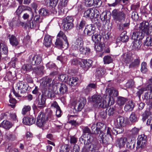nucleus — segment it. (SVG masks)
Segmentation results:
<instances>
[{
    "instance_id": "28",
    "label": "nucleus",
    "mask_w": 152,
    "mask_h": 152,
    "mask_svg": "<svg viewBox=\"0 0 152 152\" xmlns=\"http://www.w3.org/2000/svg\"><path fill=\"white\" fill-rule=\"evenodd\" d=\"M57 37L62 38L65 42L66 48H67L69 45V43L64 33L62 31H60L57 35Z\"/></svg>"
},
{
    "instance_id": "27",
    "label": "nucleus",
    "mask_w": 152,
    "mask_h": 152,
    "mask_svg": "<svg viewBox=\"0 0 152 152\" xmlns=\"http://www.w3.org/2000/svg\"><path fill=\"white\" fill-rule=\"evenodd\" d=\"M44 45L46 47H49L52 44L51 37L48 35L45 36L43 42Z\"/></svg>"
},
{
    "instance_id": "22",
    "label": "nucleus",
    "mask_w": 152,
    "mask_h": 152,
    "mask_svg": "<svg viewBox=\"0 0 152 152\" xmlns=\"http://www.w3.org/2000/svg\"><path fill=\"white\" fill-rule=\"evenodd\" d=\"M63 5L62 4V2H60L58 5V12L61 15L64 14V8L67 4L68 2V0H63Z\"/></svg>"
},
{
    "instance_id": "38",
    "label": "nucleus",
    "mask_w": 152,
    "mask_h": 152,
    "mask_svg": "<svg viewBox=\"0 0 152 152\" xmlns=\"http://www.w3.org/2000/svg\"><path fill=\"white\" fill-rule=\"evenodd\" d=\"M70 148L68 144L62 145L61 147L60 152H69Z\"/></svg>"
},
{
    "instance_id": "14",
    "label": "nucleus",
    "mask_w": 152,
    "mask_h": 152,
    "mask_svg": "<svg viewBox=\"0 0 152 152\" xmlns=\"http://www.w3.org/2000/svg\"><path fill=\"white\" fill-rule=\"evenodd\" d=\"M97 143H94L92 146L91 145L86 144L85 147L82 149L81 152H94L96 151L99 149V147L96 146Z\"/></svg>"
},
{
    "instance_id": "36",
    "label": "nucleus",
    "mask_w": 152,
    "mask_h": 152,
    "mask_svg": "<svg viewBox=\"0 0 152 152\" xmlns=\"http://www.w3.org/2000/svg\"><path fill=\"white\" fill-rule=\"evenodd\" d=\"M1 126L6 129H9L12 126V124L8 121H4L1 123Z\"/></svg>"
},
{
    "instance_id": "58",
    "label": "nucleus",
    "mask_w": 152,
    "mask_h": 152,
    "mask_svg": "<svg viewBox=\"0 0 152 152\" xmlns=\"http://www.w3.org/2000/svg\"><path fill=\"white\" fill-rule=\"evenodd\" d=\"M56 47L58 48H61L63 46V42L59 38H57L55 43Z\"/></svg>"
},
{
    "instance_id": "5",
    "label": "nucleus",
    "mask_w": 152,
    "mask_h": 152,
    "mask_svg": "<svg viewBox=\"0 0 152 152\" xmlns=\"http://www.w3.org/2000/svg\"><path fill=\"white\" fill-rule=\"evenodd\" d=\"M106 92L108 93L109 96L107 97V96L104 95V97L106 98V100L107 101L108 105H113L114 103V101L113 97L117 96L118 95V91L115 90L108 88L106 90Z\"/></svg>"
},
{
    "instance_id": "54",
    "label": "nucleus",
    "mask_w": 152,
    "mask_h": 152,
    "mask_svg": "<svg viewBox=\"0 0 152 152\" xmlns=\"http://www.w3.org/2000/svg\"><path fill=\"white\" fill-rule=\"evenodd\" d=\"M147 71V64L146 62H143L141 64V71L143 73H145Z\"/></svg>"
},
{
    "instance_id": "45",
    "label": "nucleus",
    "mask_w": 152,
    "mask_h": 152,
    "mask_svg": "<svg viewBox=\"0 0 152 152\" xmlns=\"http://www.w3.org/2000/svg\"><path fill=\"white\" fill-rule=\"evenodd\" d=\"M44 69V67L42 66H39L36 67L34 69V71L38 75H41L42 74Z\"/></svg>"
},
{
    "instance_id": "25",
    "label": "nucleus",
    "mask_w": 152,
    "mask_h": 152,
    "mask_svg": "<svg viewBox=\"0 0 152 152\" xmlns=\"http://www.w3.org/2000/svg\"><path fill=\"white\" fill-rule=\"evenodd\" d=\"M142 45V42L139 40H134L132 45V49L134 50H138L140 48Z\"/></svg>"
},
{
    "instance_id": "10",
    "label": "nucleus",
    "mask_w": 152,
    "mask_h": 152,
    "mask_svg": "<svg viewBox=\"0 0 152 152\" xmlns=\"http://www.w3.org/2000/svg\"><path fill=\"white\" fill-rule=\"evenodd\" d=\"M29 62L33 65L39 64L41 62L42 57L40 55L31 54L28 57Z\"/></svg>"
},
{
    "instance_id": "44",
    "label": "nucleus",
    "mask_w": 152,
    "mask_h": 152,
    "mask_svg": "<svg viewBox=\"0 0 152 152\" xmlns=\"http://www.w3.org/2000/svg\"><path fill=\"white\" fill-rule=\"evenodd\" d=\"M39 13L40 15L43 16H47L49 14L48 10L44 8L40 9L39 11Z\"/></svg>"
},
{
    "instance_id": "19",
    "label": "nucleus",
    "mask_w": 152,
    "mask_h": 152,
    "mask_svg": "<svg viewBox=\"0 0 152 152\" xmlns=\"http://www.w3.org/2000/svg\"><path fill=\"white\" fill-rule=\"evenodd\" d=\"M82 63L81 64V66L85 70H87L92 66V61L91 60H82Z\"/></svg>"
},
{
    "instance_id": "3",
    "label": "nucleus",
    "mask_w": 152,
    "mask_h": 152,
    "mask_svg": "<svg viewBox=\"0 0 152 152\" xmlns=\"http://www.w3.org/2000/svg\"><path fill=\"white\" fill-rule=\"evenodd\" d=\"M127 10L125 8L121 11L114 10L112 12V15L114 19L116 21L121 22L124 20L126 18V13Z\"/></svg>"
},
{
    "instance_id": "39",
    "label": "nucleus",
    "mask_w": 152,
    "mask_h": 152,
    "mask_svg": "<svg viewBox=\"0 0 152 152\" xmlns=\"http://www.w3.org/2000/svg\"><path fill=\"white\" fill-rule=\"evenodd\" d=\"M59 83H58L57 80L55 79L53 80L51 84H50L49 88V89L50 90H50H49V92H50L51 94V93H53V87L55 86H57L58 84Z\"/></svg>"
},
{
    "instance_id": "33",
    "label": "nucleus",
    "mask_w": 152,
    "mask_h": 152,
    "mask_svg": "<svg viewBox=\"0 0 152 152\" xmlns=\"http://www.w3.org/2000/svg\"><path fill=\"white\" fill-rule=\"evenodd\" d=\"M148 22H145L144 23H143L142 25V33H144V34L146 35H148L149 34V27L148 26Z\"/></svg>"
},
{
    "instance_id": "53",
    "label": "nucleus",
    "mask_w": 152,
    "mask_h": 152,
    "mask_svg": "<svg viewBox=\"0 0 152 152\" xmlns=\"http://www.w3.org/2000/svg\"><path fill=\"white\" fill-rule=\"evenodd\" d=\"M126 33L125 32H123L120 36L121 40L122 42H126L128 40V37Z\"/></svg>"
},
{
    "instance_id": "21",
    "label": "nucleus",
    "mask_w": 152,
    "mask_h": 152,
    "mask_svg": "<svg viewBox=\"0 0 152 152\" xmlns=\"http://www.w3.org/2000/svg\"><path fill=\"white\" fill-rule=\"evenodd\" d=\"M144 34L142 32L136 31L132 33V38L135 40H139L142 39L144 37Z\"/></svg>"
},
{
    "instance_id": "7",
    "label": "nucleus",
    "mask_w": 152,
    "mask_h": 152,
    "mask_svg": "<svg viewBox=\"0 0 152 152\" xmlns=\"http://www.w3.org/2000/svg\"><path fill=\"white\" fill-rule=\"evenodd\" d=\"M126 120L123 117L120 116L117 118L114 122V124L117 128L116 130V134H118L123 132V130L119 127L125 126L126 123Z\"/></svg>"
},
{
    "instance_id": "13",
    "label": "nucleus",
    "mask_w": 152,
    "mask_h": 152,
    "mask_svg": "<svg viewBox=\"0 0 152 152\" xmlns=\"http://www.w3.org/2000/svg\"><path fill=\"white\" fill-rule=\"evenodd\" d=\"M146 137L144 134L138 136L137 138V148H143L146 145Z\"/></svg>"
},
{
    "instance_id": "41",
    "label": "nucleus",
    "mask_w": 152,
    "mask_h": 152,
    "mask_svg": "<svg viewBox=\"0 0 152 152\" xmlns=\"http://www.w3.org/2000/svg\"><path fill=\"white\" fill-rule=\"evenodd\" d=\"M63 28L65 31L69 30L72 29L73 27V24H71L62 22Z\"/></svg>"
},
{
    "instance_id": "43",
    "label": "nucleus",
    "mask_w": 152,
    "mask_h": 152,
    "mask_svg": "<svg viewBox=\"0 0 152 152\" xmlns=\"http://www.w3.org/2000/svg\"><path fill=\"white\" fill-rule=\"evenodd\" d=\"M127 101L126 98L119 96L118 98L117 103L118 105L121 106L124 105Z\"/></svg>"
},
{
    "instance_id": "48",
    "label": "nucleus",
    "mask_w": 152,
    "mask_h": 152,
    "mask_svg": "<svg viewBox=\"0 0 152 152\" xmlns=\"http://www.w3.org/2000/svg\"><path fill=\"white\" fill-rule=\"evenodd\" d=\"M22 69L24 71L29 72L32 70V66L30 64H25L22 66Z\"/></svg>"
},
{
    "instance_id": "62",
    "label": "nucleus",
    "mask_w": 152,
    "mask_h": 152,
    "mask_svg": "<svg viewBox=\"0 0 152 152\" xmlns=\"http://www.w3.org/2000/svg\"><path fill=\"white\" fill-rule=\"evenodd\" d=\"M146 118H148V119L147 120V124L148 125H151V121H152V118L150 116V117H147V116H146L145 117L144 116V115H143V117L142 118V120H143V121H144L145 120Z\"/></svg>"
},
{
    "instance_id": "6",
    "label": "nucleus",
    "mask_w": 152,
    "mask_h": 152,
    "mask_svg": "<svg viewBox=\"0 0 152 152\" xmlns=\"http://www.w3.org/2000/svg\"><path fill=\"white\" fill-rule=\"evenodd\" d=\"M16 89L18 90V93L16 92L14 90H13V92L15 95L17 97H20L18 93L23 94L25 93L28 88V86L26 83H25L23 81H19L16 85Z\"/></svg>"
},
{
    "instance_id": "16",
    "label": "nucleus",
    "mask_w": 152,
    "mask_h": 152,
    "mask_svg": "<svg viewBox=\"0 0 152 152\" xmlns=\"http://www.w3.org/2000/svg\"><path fill=\"white\" fill-rule=\"evenodd\" d=\"M134 55L131 53H127L122 56V60L126 64H129L133 61Z\"/></svg>"
},
{
    "instance_id": "55",
    "label": "nucleus",
    "mask_w": 152,
    "mask_h": 152,
    "mask_svg": "<svg viewBox=\"0 0 152 152\" xmlns=\"http://www.w3.org/2000/svg\"><path fill=\"white\" fill-rule=\"evenodd\" d=\"M104 45L103 44L99 43L95 46V48L97 51L101 52L104 48Z\"/></svg>"
},
{
    "instance_id": "64",
    "label": "nucleus",
    "mask_w": 152,
    "mask_h": 152,
    "mask_svg": "<svg viewBox=\"0 0 152 152\" xmlns=\"http://www.w3.org/2000/svg\"><path fill=\"white\" fill-rule=\"evenodd\" d=\"M85 4L89 7L94 5V0H85Z\"/></svg>"
},
{
    "instance_id": "11",
    "label": "nucleus",
    "mask_w": 152,
    "mask_h": 152,
    "mask_svg": "<svg viewBox=\"0 0 152 152\" xmlns=\"http://www.w3.org/2000/svg\"><path fill=\"white\" fill-rule=\"evenodd\" d=\"M42 18L39 15H36L34 19L29 22V26L31 28H35L37 29L39 26V23L42 22Z\"/></svg>"
},
{
    "instance_id": "50",
    "label": "nucleus",
    "mask_w": 152,
    "mask_h": 152,
    "mask_svg": "<svg viewBox=\"0 0 152 152\" xmlns=\"http://www.w3.org/2000/svg\"><path fill=\"white\" fill-rule=\"evenodd\" d=\"M144 98L146 100L152 99V91H149L146 92L144 95Z\"/></svg>"
},
{
    "instance_id": "59",
    "label": "nucleus",
    "mask_w": 152,
    "mask_h": 152,
    "mask_svg": "<svg viewBox=\"0 0 152 152\" xmlns=\"http://www.w3.org/2000/svg\"><path fill=\"white\" fill-rule=\"evenodd\" d=\"M139 129L137 128L134 127L130 132V134L132 135H137L139 132Z\"/></svg>"
},
{
    "instance_id": "32",
    "label": "nucleus",
    "mask_w": 152,
    "mask_h": 152,
    "mask_svg": "<svg viewBox=\"0 0 152 152\" xmlns=\"http://www.w3.org/2000/svg\"><path fill=\"white\" fill-rule=\"evenodd\" d=\"M134 107V105L133 102L131 101L125 105L124 109L126 111H131L133 110Z\"/></svg>"
},
{
    "instance_id": "49",
    "label": "nucleus",
    "mask_w": 152,
    "mask_h": 152,
    "mask_svg": "<svg viewBox=\"0 0 152 152\" xmlns=\"http://www.w3.org/2000/svg\"><path fill=\"white\" fill-rule=\"evenodd\" d=\"M74 19L72 16H67L66 18L63 19L62 22L65 23H70L71 24H73V22Z\"/></svg>"
},
{
    "instance_id": "47",
    "label": "nucleus",
    "mask_w": 152,
    "mask_h": 152,
    "mask_svg": "<svg viewBox=\"0 0 152 152\" xmlns=\"http://www.w3.org/2000/svg\"><path fill=\"white\" fill-rule=\"evenodd\" d=\"M112 140L110 137H103L101 136L100 139L99 140L101 143H102L105 145H106L110 142V141Z\"/></svg>"
},
{
    "instance_id": "46",
    "label": "nucleus",
    "mask_w": 152,
    "mask_h": 152,
    "mask_svg": "<svg viewBox=\"0 0 152 152\" xmlns=\"http://www.w3.org/2000/svg\"><path fill=\"white\" fill-rule=\"evenodd\" d=\"M78 78L76 77H72L70 78L69 83V85L72 86H75L77 83Z\"/></svg>"
},
{
    "instance_id": "42",
    "label": "nucleus",
    "mask_w": 152,
    "mask_h": 152,
    "mask_svg": "<svg viewBox=\"0 0 152 152\" xmlns=\"http://www.w3.org/2000/svg\"><path fill=\"white\" fill-rule=\"evenodd\" d=\"M96 125L94 124H92L91 126V133L92 134H98L100 133L101 132L98 129V128L96 127Z\"/></svg>"
},
{
    "instance_id": "56",
    "label": "nucleus",
    "mask_w": 152,
    "mask_h": 152,
    "mask_svg": "<svg viewBox=\"0 0 152 152\" xmlns=\"http://www.w3.org/2000/svg\"><path fill=\"white\" fill-rule=\"evenodd\" d=\"M0 51L4 54H6L7 52V47L3 43L0 44Z\"/></svg>"
},
{
    "instance_id": "60",
    "label": "nucleus",
    "mask_w": 152,
    "mask_h": 152,
    "mask_svg": "<svg viewBox=\"0 0 152 152\" xmlns=\"http://www.w3.org/2000/svg\"><path fill=\"white\" fill-rule=\"evenodd\" d=\"M147 90V88H142L140 90H139L137 92V96L139 97V98H140V97L141 95V94L143 93V92L146 91Z\"/></svg>"
},
{
    "instance_id": "34",
    "label": "nucleus",
    "mask_w": 152,
    "mask_h": 152,
    "mask_svg": "<svg viewBox=\"0 0 152 152\" xmlns=\"http://www.w3.org/2000/svg\"><path fill=\"white\" fill-rule=\"evenodd\" d=\"M137 111L133 112L132 113L129 117L130 120L132 123H135L138 121V118L137 116Z\"/></svg>"
},
{
    "instance_id": "31",
    "label": "nucleus",
    "mask_w": 152,
    "mask_h": 152,
    "mask_svg": "<svg viewBox=\"0 0 152 152\" xmlns=\"http://www.w3.org/2000/svg\"><path fill=\"white\" fill-rule=\"evenodd\" d=\"M135 142L134 140L129 139L127 141L126 147L131 150L133 149L135 147Z\"/></svg>"
},
{
    "instance_id": "63",
    "label": "nucleus",
    "mask_w": 152,
    "mask_h": 152,
    "mask_svg": "<svg viewBox=\"0 0 152 152\" xmlns=\"http://www.w3.org/2000/svg\"><path fill=\"white\" fill-rule=\"evenodd\" d=\"M70 142L71 144H75L77 142V138L74 136H70Z\"/></svg>"
},
{
    "instance_id": "29",
    "label": "nucleus",
    "mask_w": 152,
    "mask_h": 152,
    "mask_svg": "<svg viewBox=\"0 0 152 152\" xmlns=\"http://www.w3.org/2000/svg\"><path fill=\"white\" fill-rule=\"evenodd\" d=\"M101 35L95 33L94 34L92 35L91 39L95 43H98L99 42L101 39Z\"/></svg>"
},
{
    "instance_id": "15",
    "label": "nucleus",
    "mask_w": 152,
    "mask_h": 152,
    "mask_svg": "<svg viewBox=\"0 0 152 152\" xmlns=\"http://www.w3.org/2000/svg\"><path fill=\"white\" fill-rule=\"evenodd\" d=\"M96 32V28L93 24H89L87 25L86 27L84 30L85 34H86L88 36H92Z\"/></svg>"
},
{
    "instance_id": "26",
    "label": "nucleus",
    "mask_w": 152,
    "mask_h": 152,
    "mask_svg": "<svg viewBox=\"0 0 152 152\" xmlns=\"http://www.w3.org/2000/svg\"><path fill=\"white\" fill-rule=\"evenodd\" d=\"M97 87V84L96 83H90L86 86L84 89V91L86 94H88V93L92 89H95Z\"/></svg>"
},
{
    "instance_id": "17",
    "label": "nucleus",
    "mask_w": 152,
    "mask_h": 152,
    "mask_svg": "<svg viewBox=\"0 0 152 152\" xmlns=\"http://www.w3.org/2000/svg\"><path fill=\"white\" fill-rule=\"evenodd\" d=\"M45 101L46 98L43 95L39 97L36 102V104L38 105L37 108L42 109L45 107L46 106Z\"/></svg>"
},
{
    "instance_id": "51",
    "label": "nucleus",
    "mask_w": 152,
    "mask_h": 152,
    "mask_svg": "<svg viewBox=\"0 0 152 152\" xmlns=\"http://www.w3.org/2000/svg\"><path fill=\"white\" fill-rule=\"evenodd\" d=\"M144 44L148 46H152V38L150 36L148 37L144 42Z\"/></svg>"
},
{
    "instance_id": "30",
    "label": "nucleus",
    "mask_w": 152,
    "mask_h": 152,
    "mask_svg": "<svg viewBox=\"0 0 152 152\" xmlns=\"http://www.w3.org/2000/svg\"><path fill=\"white\" fill-rule=\"evenodd\" d=\"M10 44L12 46H16L18 45L19 42L16 37L13 35H12L9 38Z\"/></svg>"
},
{
    "instance_id": "35",
    "label": "nucleus",
    "mask_w": 152,
    "mask_h": 152,
    "mask_svg": "<svg viewBox=\"0 0 152 152\" xmlns=\"http://www.w3.org/2000/svg\"><path fill=\"white\" fill-rule=\"evenodd\" d=\"M29 8V11L28 13H25L23 14V16H22V18L24 20L28 19L30 16V14L31 15V20L33 16H34V13L31 11V9L28 7Z\"/></svg>"
},
{
    "instance_id": "24",
    "label": "nucleus",
    "mask_w": 152,
    "mask_h": 152,
    "mask_svg": "<svg viewBox=\"0 0 152 152\" xmlns=\"http://www.w3.org/2000/svg\"><path fill=\"white\" fill-rule=\"evenodd\" d=\"M127 141L126 138L123 137L118 139L116 142V146L120 148L123 147Z\"/></svg>"
},
{
    "instance_id": "23",
    "label": "nucleus",
    "mask_w": 152,
    "mask_h": 152,
    "mask_svg": "<svg viewBox=\"0 0 152 152\" xmlns=\"http://www.w3.org/2000/svg\"><path fill=\"white\" fill-rule=\"evenodd\" d=\"M140 59L139 57L132 61L129 65V68L134 69L138 67L140 63Z\"/></svg>"
},
{
    "instance_id": "61",
    "label": "nucleus",
    "mask_w": 152,
    "mask_h": 152,
    "mask_svg": "<svg viewBox=\"0 0 152 152\" xmlns=\"http://www.w3.org/2000/svg\"><path fill=\"white\" fill-rule=\"evenodd\" d=\"M115 111V107H110L108 110V115L109 116H113Z\"/></svg>"
},
{
    "instance_id": "4",
    "label": "nucleus",
    "mask_w": 152,
    "mask_h": 152,
    "mask_svg": "<svg viewBox=\"0 0 152 152\" xmlns=\"http://www.w3.org/2000/svg\"><path fill=\"white\" fill-rule=\"evenodd\" d=\"M80 140L83 142L84 143L85 142V141L87 140V142L86 144L91 145L92 146L94 144V143H96V146L98 147V141L96 138L94 137L91 133L87 134V136L86 134H83L80 138Z\"/></svg>"
},
{
    "instance_id": "40",
    "label": "nucleus",
    "mask_w": 152,
    "mask_h": 152,
    "mask_svg": "<svg viewBox=\"0 0 152 152\" xmlns=\"http://www.w3.org/2000/svg\"><path fill=\"white\" fill-rule=\"evenodd\" d=\"M105 72V70L103 68H99L97 69L96 75L99 77H101Z\"/></svg>"
},
{
    "instance_id": "2",
    "label": "nucleus",
    "mask_w": 152,
    "mask_h": 152,
    "mask_svg": "<svg viewBox=\"0 0 152 152\" xmlns=\"http://www.w3.org/2000/svg\"><path fill=\"white\" fill-rule=\"evenodd\" d=\"M90 101L92 102L94 104L99 107L105 108L108 106V104H107L106 102L107 101L105 98V99H103L102 97L99 95H94L90 99Z\"/></svg>"
},
{
    "instance_id": "52",
    "label": "nucleus",
    "mask_w": 152,
    "mask_h": 152,
    "mask_svg": "<svg viewBox=\"0 0 152 152\" xmlns=\"http://www.w3.org/2000/svg\"><path fill=\"white\" fill-rule=\"evenodd\" d=\"M103 61L105 64H109L113 61L111 57L108 56H105L103 58Z\"/></svg>"
},
{
    "instance_id": "20",
    "label": "nucleus",
    "mask_w": 152,
    "mask_h": 152,
    "mask_svg": "<svg viewBox=\"0 0 152 152\" xmlns=\"http://www.w3.org/2000/svg\"><path fill=\"white\" fill-rule=\"evenodd\" d=\"M35 121V119L31 116L24 117L23 119V124L25 125H31L34 124Z\"/></svg>"
},
{
    "instance_id": "8",
    "label": "nucleus",
    "mask_w": 152,
    "mask_h": 152,
    "mask_svg": "<svg viewBox=\"0 0 152 152\" xmlns=\"http://www.w3.org/2000/svg\"><path fill=\"white\" fill-rule=\"evenodd\" d=\"M99 11L95 8H89L86 10L84 13V16L86 18L92 19L96 18L99 16Z\"/></svg>"
},
{
    "instance_id": "12",
    "label": "nucleus",
    "mask_w": 152,
    "mask_h": 152,
    "mask_svg": "<svg viewBox=\"0 0 152 152\" xmlns=\"http://www.w3.org/2000/svg\"><path fill=\"white\" fill-rule=\"evenodd\" d=\"M53 88V93H56L58 88L60 93L62 94L66 93L68 90V88L65 84L61 83L58 84L57 86H54Z\"/></svg>"
},
{
    "instance_id": "37",
    "label": "nucleus",
    "mask_w": 152,
    "mask_h": 152,
    "mask_svg": "<svg viewBox=\"0 0 152 152\" xmlns=\"http://www.w3.org/2000/svg\"><path fill=\"white\" fill-rule=\"evenodd\" d=\"M5 137L7 139L12 141L14 140L16 138L15 135L9 132H6L5 134Z\"/></svg>"
},
{
    "instance_id": "1",
    "label": "nucleus",
    "mask_w": 152,
    "mask_h": 152,
    "mask_svg": "<svg viewBox=\"0 0 152 152\" xmlns=\"http://www.w3.org/2000/svg\"><path fill=\"white\" fill-rule=\"evenodd\" d=\"M72 48L74 50H79L80 53L83 54L87 55L90 52L89 48L84 46L83 39L80 37H78L76 39L72 46Z\"/></svg>"
},
{
    "instance_id": "9",
    "label": "nucleus",
    "mask_w": 152,
    "mask_h": 152,
    "mask_svg": "<svg viewBox=\"0 0 152 152\" xmlns=\"http://www.w3.org/2000/svg\"><path fill=\"white\" fill-rule=\"evenodd\" d=\"M48 119L47 116L44 113L41 112L39 113L37 117L36 124L38 127H43Z\"/></svg>"
},
{
    "instance_id": "57",
    "label": "nucleus",
    "mask_w": 152,
    "mask_h": 152,
    "mask_svg": "<svg viewBox=\"0 0 152 152\" xmlns=\"http://www.w3.org/2000/svg\"><path fill=\"white\" fill-rule=\"evenodd\" d=\"M31 110V107L29 105H25L23 108L22 113L23 115H25L26 113L30 111Z\"/></svg>"
},
{
    "instance_id": "18",
    "label": "nucleus",
    "mask_w": 152,
    "mask_h": 152,
    "mask_svg": "<svg viewBox=\"0 0 152 152\" xmlns=\"http://www.w3.org/2000/svg\"><path fill=\"white\" fill-rule=\"evenodd\" d=\"M86 99L85 98H81L78 103L74 108L75 111H80L84 107L86 103Z\"/></svg>"
}]
</instances>
